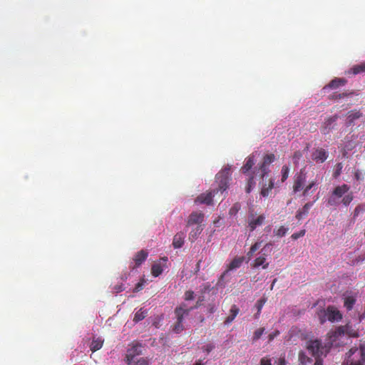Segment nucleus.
<instances>
[{
	"label": "nucleus",
	"instance_id": "f257e3e1",
	"mask_svg": "<svg viewBox=\"0 0 365 365\" xmlns=\"http://www.w3.org/2000/svg\"><path fill=\"white\" fill-rule=\"evenodd\" d=\"M229 169L222 171L221 173L217 175V182H218V188L215 189L212 191L202 193L197 196L195 199V202L206 204L207 205H210L212 204L213 197L215 194H217L219 191L222 193L228 188L229 183Z\"/></svg>",
	"mask_w": 365,
	"mask_h": 365
},
{
	"label": "nucleus",
	"instance_id": "f03ea898",
	"mask_svg": "<svg viewBox=\"0 0 365 365\" xmlns=\"http://www.w3.org/2000/svg\"><path fill=\"white\" fill-rule=\"evenodd\" d=\"M307 181V178L305 174L300 173L296 176L293 184V192L297 193L301 190H303L302 195L307 196L310 193H312L313 191H311L312 189L315 190L317 187V185L319 184V180L315 178L309 182V184L304 187V185Z\"/></svg>",
	"mask_w": 365,
	"mask_h": 365
},
{
	"label": "nucleus",
	"instance_id": "7ed1b4c3",
	"mask_svg": "<svg viewBox=\"0 0 365 365\" xmlns=\"http://www.w3.org/2000/svg\"><path fill=\"white\" fill-rule=\"evenodd\" d=\"M255 162V153H252L245 159V163L240 170L243 174L250 175L245 187L247 193L251 192L252 187H255L256 184L254 180V175L257 172L258 168H255L253 171H251Z\"/></svg>",
	"mask_w": 365,
	"mask_h": 365
},
{
	"label": "nucleus",
	"instance_id": "20e7f679",
	"mask_svg": "<svg viewBox=\"0 0 365 365\" xmlns=\"http://www.w3.org/2000/svg\"><path fill=\"white\" fill-rule=\"evenodd\" d=\"M319 320L321 324H324L327 321L334 322H339L342 319V314L340 311L334 306H328L326 309H322L317 312Z\"/></svg>",
	"mask_w": 365,
	"mask_h": 365
},
{
	"label": "nucleus",
	"instance_id": "39448f33",
	"mask_svg": "<svg viewBox=\"0 0 365 365\" xmlns=\"http://www.w3.org/2000/svg\"><path fill=\"white\" fill-rule=\"evenodd\" d=\"M331 345L327 346L323 345L320 339H310L307 342L306 348L314 357L326 356L328 354Z\"/></svg>",
	"mask_w": 365,
	"mask_h": 365
},
{
	"label": "nucleus",
	"instance_id": "423d86ee",
	"mask_svg": "<svg viewBox=\"0 0 365 365\" xmlns=\"http://www.w3.org/2000/svg\"><path fill=\"white\" fill-rule=\"evenodd\" d=\"M329 337L337 338L341 335L346 334L350 337L356 338L359 336L358 330L356 329L352 324L347 323L344 326L338 327L336 330L331 334L329 333Z\"/></svg>",
	"mask_w": 365,
	"mask_h": 365
},
{
	"label": "nucleus",
	"instance_id": "0eeeda50",
	"mask_svg": "<svg viewBox=\"0 0 365 365\" xmlns=\"http://www.w3.org/2000/svg\"><path fill=\"white\" fill-rule=\"evenodd\" d=\"M350 190V187L346 184L336 186L332 191L331 195L328 199L327 203L331 205L339 204L338 198L342 197Z\"/></svg>",
	"mask_w": 365,
	"mask_h": 365
},
{
	"label": "nucleus",
	"instance_id": "6e6552de",
	"mask_svg": "<svg viewBox=\"0 0 365 365\" xmlns=\"http://www.w3.org/2000/svg\"><path fill=\"white\" fill-rule=\"evenodd\" d=\"M275 160V155L273 153L267 154L263 157L262 162L259 164L257 173L262 178H264L269 173V165Z\"/></svg>",
	"mask_w": 365,
	"mask_h": 365
},
{
	"label": "nucleus",
	"instance_id": "1a4fd4ad",
	"mask_svg": "<svg viewBox=\"0 0 365 365\" xmlns=\"http://www.w3.org/2000/svg\"><path fill=\"white\" fill-rule=\"evenodd\" d=\"M143 346L139 343H133L130 348L127 350L125 356L126 363L131 364L135 356H139L142 354Z\"/></svg>",
	"mask_w": 365,
	"mask_h": 365
},
{
	"label": "nucleus",
	"instance_id": "9d476101",
	"mask_svg": "<svg viewBox=\"0 0 365 365\" xmlns=\"http://www.w3.org/2000/svg\"><path fill=\"white\" fill-rule=\"evenodd\" d=\"M358 96V94L354 91H345L343 93L334 92L332 94L329 95L328 98L329 100H333V101H339V100L346 98V101H348V99H351L354 96ZM354 104V101H351V100H350L349 102L347 103L348 106H351Z\"/></svg>",
	"mask_w": 365,
	"mask_h": 365
},
{
	"label": "nucleus",
	"instance_id": "9b49d317",
	"mask_svg": "<svg viewBox=\"0 0 365 365\" xmlns=\"http://www.w3.org/2000/svg\"><path fill=\"white\" fill-rule=\"evenodd\" d=\"M264 215H259L258 216H255L252 214L249 216L248 219V227L250 232H253L257 227L262 225L265 220Z\"/></svg>",
	"mask_w": 365,
	"mask_h": 365
},
{
	"label": "nucleus",
	"instance_id": "f8f14e48",
	"mask_svg": "<svg viewBox=\"0 0 365 365\" xmlns=\"http://www.w3.org/2000/svg\"><path fill=\"white\" fill-rule=\"evenodd\" d=\"M205 215L202 212H192L187 219V227L202 225Z\"/></svg>",
	"mask_w": 365,
	"mask_h": 365
},
{
	"label": "nucleus",
	"instance_id": "ddd939ff",
	"mask_svg": "<svg viewBox=\"0 0 365 365\" xmlns=\"http://www.w3.org/2000/svg\"><path fill=\"white\" fill-rule=\"evenodd\" d=\"M338 118V115H334L325 119L321 128L322 133L324 135L329 133V132L334 128Z\"/></svg>",
	"mask_w": 365,
	"mask_h": 365
},
{
	"label": "nucleus",
	"instance_id": "4468645a",
	"mask_svg": "<svg viewBox=\"0 0 365 365\" xmlns=\"http://www.w3.org/2000/svg\"><path fill=\"white\" fill-rule=\"evenodd\" d=\"M362 117V113L358 110H352L347 113L345 125L346 127L354 125L355 120Z\"/></svg>",
	"mask_w": 365,
	"mask_h": 365
},
{
	"label": "nucleus",
	"instance_id": "2eb2a0df",
	"mask_svg": "<svg viewBox=\"0 0 365 365\" xmlns=\"http://www.w3.org/2000/svg\"><path fill=\"white\" fill-rule=\"evenodd\" d=\"M318 200V197H317L314 201L312 202H307L302 208L299 209L295 215V217L299 221L302 219L307 217L309 214V211L310 208L313 206L314 203Z\"/></svg>",
	"mask_w": 365,
	"mask_h": 365
},
{
	"label": "nucleus",
	"instance_id": "dca6fc26",
	"mask_svg": "<svg viewBox=\"0 0 365 365\" xmlns=\"http://www.w3.org/2000/svg\"><path fill=\"white\" fill-rule=\"evenodd\" d=\"M185 304H182L180 307H177L175 309V315L176 317V322H183L184 317L187 316L191 311V309H187Z\"/></svg>",
	"mask_w": 365,
	"mask_h": 365
},
{
	"label": "nucleus",
	"instance_id": "f3484780",
	"mask_svg": "<svg viewBox=\"0 0 365 365\" xmlns=\"http://www.w3.org/2000/svg\"><path fill=\"white\" fill-rule=\"evenodd\" d=\"M148 256V252L145 250H142L138 252L133 257V261L135 262V265L133 267L130 266V267L133 269H134L135 268L140 266L142 264V263L145 261Z\"/></svg>",
	"mask_w": 365,
	"mask_h": 365
},
{
	"label": "nucleus",
	"instance_id": "a211bd4d",
	"mask_svg": "<svg viewBox=\"0 0 365 365\" xmlns=\"http://www.w3.org/2000/svg\"><path fill=\"white\" fill-rule=\"evenodd\" d=\"M360 359L356 361H344L341 365H364L365 364V344L359 346Z\"/></svg>",
	"mask_w": 365,
	"mask_h": 365
},
{
	"label": "nucleus",
	"instance_id": "6ab92c4d",
	"mask_svg": "<svg viewBox=\"0 0 365 365\" xmlns=\"http://www.w3.org/2000/svg\"><path fill=\"white\" fill-rule=\"evenodd\" d=\"M262 180H263V182L262 184V189H261L260 194L263 197H268L270 195L271 191L274 187V180L272 178H269L267 182L264 181V178H262Z\"/></svg>",
	"mask_w": 365,
	"mask_h": 365
},
{
	"label": "nucleus",
	"instance_id": "aec40b11",
	"mask_svg": "<svg viewBox=\"0 0 365 365\" xmlns=\"http://www.w3.org/2000/svg\"><path fill=\"white\" fill-rule=\"evenodd\" d=\"M312 159L317 163H324L328 157L327 152L323 148H318L312 153Z\"/></svg>",
	"mask_w": 365,
	"mask_h": 365
},
{
	"label": "nucleus",
	"instance_id": "412c9836",
	"mask_svg": "<svg viewBox=\"0 0 365 365\" xmlns=\"http://www.w3.org/2000/svg\"><path fill=\"white\" fill-rule=\"evenodd\" d=\"M245 257H235L232 262L227 265V269L225 271V272L222 274L221 277L222 278L227 272H228L230 270H233L235 269H237L241 267L242 262H244Z\"/></svg>",
	"mask_w": 365,
	"mask_h": 365
},
{
	"label": "nucleus",
	"instance_id": "4be33fe9",
	"mask_svg": "<svg viewBox=\"0 0 365 365\" xmlns=\"http://www.w3.org/2000/svg\"><path fill=\"white\" fill-rule=\"evenodd\" d=\"M192 230H190L189 233L188 239L192 242H195L199 237V235L201 234L202 231L203 230L202 225H198V226H192Z\"/></svg>",
	"mask_w": 365,
	"mask_h": 365
},
{
	"label": "nucleus",
	"instance_id": "5701e85b",
	"mask_svg": "<svg viewBox=\"0 0 365 365\" xmlns=\"http://www.w3.org/2000/svg\"><path fill=\"white\" fill-rule=\"evenodd\" d=\"M346 83V81L345 79L336 78L331 80L328 85L325 86L324 89H336L340 86H344Z\"/></svg>",
	"mask_w": 365,
	"mask_h": 365
},
{
	"label": "nucleus",
	"instance_id": "b1692460",
	"mask_svg": "<svg viewBox=\"0 0 365 365\" xmlns=\"http://www.w3.org/2000/svg\"><path fill=\"white\" fill-rule=\"evenodd\" d=\"M104 340L101 337H93V340L90 345V349L92 352H95L101 349Z\"/></svg>",
	"mask_w": 365,
	"mask_h": 365
},
{
	"label": "nucleus",
	"instance_id": "393cba45",
	"mask_svg": "<svg viewBox=\"0 0 365 365\" xmlns=\"http://www.w3.org/2000/svg\"><path fill=\"white\" fill-rule=\"evenodd\" d=\"M185 234L182 232H178L173 237V245L175 248H180L184 244Z\"/></svg>",
	"mask_w": 365,
	"mask_h": 365
},
{
	"label": "nucleus",
	"instance_id": "a878e982",
	"mask_svg": "<svg viewBox=\"0 0 365 365\" xmlns=\"http://www.w3.org/2000/svg\"><path fill=\"white\" fill-rule=\"evenodd\" d=\"M239 312H240V309L237 307V305L233 304L231 307V309L230 310V315L225 320V324H230L235 319V318L237 317Z\"/></svg>",
	"mask_w": 365,
	"mask_h": 365
},
{
	"label": "nucleus",
	"instance_id": "bb28decb",
	"mask_svg": "<svg viewBox=\"0 0 365 365\" xmlns=\"http://www.w3.org/2000/svg\"><path fill=\"white\" fill-rule=\"evenodd\" d=\"M260 266H262L263 269H267L269 266V263L266 262V257L264 256L257 257L252 263L253 267L257 268Z\"/></svg>",
	"mask_w": 365,
	"mask_h": 365
},
{
	"label": "nucleus",
	"instance_id": "cd10ccee",
	"mask_svg": "<svg viewBox=\"0 0 365 365\" xmlns=\"http://www.w3.org/2000/svg\"><path fill=\"white\" fill-rule=\"evenodd\" d=\"M299 361L301 365H307L312 362V359L309 357L305 352L301 351L299 352Z\"/></svg>",
	"mask_w": 365,
	"mask_h": 365
},
{
	"label": "nucleus",
	"instance_id": "c85d7f7f",
	"mask_svg": "<svg viewBox=\"0 0 365 365\" xmlns=\"http://www.w3.org/2000/svg\"><path fill=\"white\" fill-rule=\"evenodd\" d=\"M147 316V311L145 309H143V308L140 309L138 311L136 312L135 314L133 321L135 322H138L143 319L145 318Z\"/></svg>",
	"mask_w": 365,
	"mask_h": 365
},
{
	"label": "nucleus",
	"instance_id": "c756f323",
	"mask_svg": "<svg viewBox=\"0 0 365 365\" xmlns=\"http://www.w3.org/2000/svg\"><path fill=\"white\" fill-rule=\"evenodd\" d=\"M356 302V299L352 296H348L344 299V307L347 310H351L354 304Z\"/></svg>",
	"mask_w": 365,
	"mask_h": 365
},
{
	"label": "nucleus",
	"instance_id": "7c9ffc66",
	"mask_svg": "<svg viewBox=\"0 0 365 365\" xmlns=\"http://www.w3.org/2000/svg\"><path fill=\"white\" fill-rule=\"evenodd\" d=\"M288 230H289L288 227H285L284 226L282 225L279 228L274 229V234L275 236H277L278 237H284L286 235Z\"/></svg>",
	"mask_w": 365,
	"mask_h": 365
},
{
	"label": "nucleus",
	"instance_id": "2f4dec72",
	"mask_svg": "<svg viewBox=\"0 0 365 365\" xmlns=\"http://www.w3.org/2000/svg\"><path fill=\"white\" fill-rule=\"evenodd\" d=\"M163 272V268L160 264H154L151 267L152 275L155 277H158Z\"/></svg>",
	"mask_w": 365,
	"mask_h": 365
},
{
	"label": "nucleus",
	"instance_id": "473e14b6",
	"mask_svg": "<svg viewBox=\"0 0 365 365\" xmlns=\"http://www.w3.org/2000/svg\"><path fill=\"white\" fill-rule=\"evenodd\" d=\"M353 199H354L353 192H350L347 193L346 195H345L344 196H343V198L341 200V203L345 206H348L351 202Z\"/></svg>",
	"mask_w": 365,
	"mask_h": 365
},
{
	"label": "nucleus",
	"instance_id": "72a5a7b5",
	"mask_svg": "<svg viewBox=\"0 0 365 365\" xmlns=\"http://www.w3.org/2000/svg\"><path fill=\"white\" fill-rule=\"evenodd\" d=\"M351 71L352 73L355 74V75L360 73L361 72H364L365 71V63L353 66L351 68Z\"/></svg>",
	"mask_w": 365,
	"mask_h": 365
},
{
	"label": "nucleus",
	"instance_id": "f704fd0d",
	"mask_svg": "<svg viewBox=\"0 0 365 365\" xmlns=\"http://www.w3.org/2000/svg\"><path fill=\"white\" fill-rule=\"evenodd\" d=\"M266 301L267 299L265 298H261L260 299L257 301L255 306L257 309V313L255 314V318H257L258 316L260 314L261 310L264 304H265Z\"/></svg>",
	"mask_w": 365,
	"mask_h": 365
},
{
	"label": "nucleus",
	"instance_id": "c9c22d12",
	"mask_svg": "<svg viewBox=\"0 0 365 365\" xmlns=\"http://www.w3.org/2000/svg\"><path fill=\"white\" fill-rule=\"evenodd\" d=\"M281 173H282V182H284L289 177V168L284 165L282 166V170H281Z\"/></svg>",
	"mask_w": 365,
	"mask_h": 365
},
{
	"label": "nucleus",
	"instance_id": "e433bc0d",
	"mask_svg": "<svg viewBox=\"0 0 365 365\" xmlns=\"http://www.w3.org/2000/svg\"><path fill=\"white\" fill-rule=\"evenodd\" d=\"M365 212V203L358 205L354 212V217H356L360 213Z\"/></svg>",
	"mask_w": 365,
	"mask_h": 365
},
{
	"label": "nucleus",
	"instance_id": "4c0bfd02",
	"mask_svg": "<svg viewBox=\"0 0 365 365\" xmlns=\"http://www.w3.org/2000/svg\"><path fill=\"white\" fill-rule=\"evenodd\" d=\"M184 330V327L182 322H175V323L173 326V331L175 333H180Z\"/></svg>",
	"mask_w": 365,
	"mask_h": 365
},
{
	"label": "nucleus",
	"instance_id": "58836bf2",
	"mask_svg": "<svg viewBox=\"0 0 365 365\" xmlns=\"http://www.w3.org/2000/svg\"><path fill=\"white\" fill-rule=\"evenodd\" d=\"M265 329L264 327H261L257 329L255 332L252 337V341H256L258 340L261 336L264 334Z\"/></svg>",
	"mask_w": 365,
	"mask_h": 365
},
{
	"label": "nucleus",
	"instance_id": "ea45409f",
	"mask_svg": "<svg viewBox=\"0 0 365 365\" xmlns=\"http://www.w3.org/2000/svg\"><path fill=\"white\" fill-rule=\"evenodd\" d=\"M240 204L238 202H236L233 205V206L230 209L229 214L230 215H235L238 212V211L240 210Z\"/></svg>",
	"mask_w": 365,
	"mask_h": 365
},
{
	"label": "nucleus",
	"instance_id": "a19ab883",
	"mask_svg": "<svg viewBox=\"0 0 365 365\" xmlns=\"http://www.w3.org/2000/svg\"><path fill=\"white\" fill-rule=\"evenodd\" d=\"M145 283V280L144 279H140V282H138L135 284L133 292H138L142 290L144 287Z\"/></svg>",
	"mask_w": 365,
	"mask_h": 365
},
{
	"label": "nucleus",
	"instance_id": "79ce46f5",
	"mask_svg": "<svg viewBox=\"0 0 365 365\" xmlns=\"http://www.w3.org/2000/svg\"><path fill=\"white\" fill-rule=\"evenodd\" d=\"M305 233H306V230H300L298 232H294V234H292V236H291V238L292 240H297V239H299V238H300L302 237H304Z\"/></svg>",
	"mask_w": 365,
	"mask_h": 365
},
{
	"label": "nucleus",
	"instance_id": "37998d69",
	"mask_svg": "<svg viewBox=\"0 0 365 365\" xmlns=\"http://www.w3.org/2000/svg\"><path fill=\"white\" fill-rule=\"evenodd\" d=\"M343 168V165L341 163H339L336 165V170L334 173V177L337 178L341 173V170Z\"/></svg>",
	"mask_w": 365,
	"mask_h": 365
},
{
	"label": "nucleus",
	"instance_id": "c03bdc74",
	"mask_svg": "<svg viewBox=\"0 0 365 365\" xmlns=\"http://www.w3.org/2000/svg\"><path fill=\"white\" fill-rule=\"evenodd\" d=\"M364 173L360 170H357L354 172V178L357 181H361L364 180Z\"/></svg>",
	"mask_w": 365,
	"mask_h": 365
},
{
	"label": "nucleus",
	"instance_id": "a18cd8bd",
	"mask_svg": "<svg viewBox=\"0 0 365 365\" xmlns=\"http://www.w3.org/2000/svg\"><path fill=\"white\" fill-rule=\"evenodd\" d=\"M184 299L186 301H190L194 299V292L189 290L186 291L184 294Z\"/></svg>",
	"mask_w": 365,
	"mask_h": 365
},
{
	"label": "nucleus",
	"instance_id": "49530a36",
	"mask_svg": "<svg viewBox=\"0 0 365 365\" xmlns=\"http://www.w3.org/2000/svg\"><path fill=\"white\" fill-rule=\"evenodd\" d=\"M358 349L356 347H352L351 348L349 351L346 354L347 359L349 360V359L353 356L356 351Z\"/></svg>",
	"mask_w": 365,
	"mask_h": 365
},
{
	"label": "nucleus",
	"instance_id": "de8ad7c7",
	"mask_svg": "<svg viewBox=\"0 0 365 365\" xmlns=\"http://www.w3.org/2000/svg\"><path fill=\"white\" fill-rule=\"evenodd\" d=\"M260 365H272L271 359L267 356L262 358L260 360Z\"/></svg>",
	"mask_w": 365,
	"mask_h": 365
},
{
	"label": "nucleus",
	"instance_id": "09e8293b",
	"mask_svg": "<svg viewBox=\"0 0 365 365\" xmlns=\"http://www.w3.org/2000/svg\"><path fill=\"white\" fill-rule=\"evenodd\" d=\"M214 348H215V346L213 344H207L202 347V349H203V351H206L207 353H210V351H212L214 349Z\"/></svg>",
	"mask_w": 365,
	"mask_h": 365
},
{
	"label": "nucleus",
	"instance_id": "8fccbe9b",
	"mask_svg": "<svg viewBox=\"0 0 365 365\" xmlns=\"http://www.w3.org/2000/svg\"><path fill=\"white\" fill-rule=\"evenodd\" d=\"M262 241L256 242L251 246L250 250H252V252H255L260 247Z\"/></svg>",
	"mask_w": 365,
	"mask_h": 365
},
{
	"label": "nucleus",
	"instance_id": "3c124183",
	"mask_svg": "<svg viewBox=\"0 0 365 365\" xmlns=\"http://www.w3.org/2000/svg\"><path fill=\"white\" fill-rule=\"evenodd\" d=\"M113 289L115 293H119L124 290V287H123V285L122 284H120L115 285L113 287Z\"/></svg>",
	"mask_w": 365,
	"mask_h": 365
},
{
	"label": "nucleus",
	"instance_id": "603ef678",
	"mask_svg": "<svg viewBox=\"0 0 365 365\" xmlns=\"http://www.w3.org/2000/svg\"><path fill=\"white\" fill-rule=\"evenodd\" d=\"M279 334V331H274V332L269 334L268 338L269 341H272L276 336H277Z\"/></svg>",
	"mask_w": 365,
	"mask_h": 365
},
{
	"label": "nucleus",
	"instance_id": "864d4df0",
	"mask_svg": "<svg viewBox=\"0 0 365 365\" xmlns=\"http://www.w3.org/2000/svg\"><path fill=\"white\" fill-rule=\"evenodd\" d=\"M216 310V307L214 304H210L207 307V311L209 313H214Z\"/></svg>",
	"mask_w": 365,
	"mask_h": 365
},
{
	"label": "nucleus",
	"instance_id": "5fc2aeb1",
	"mask_svg": "<svg viewBox=\"0 0 365 365\" xmlns=\"http://www.w3.org/2000/svg\"><path fill=\"white\" fill-rule=\"evenodd\" d=\"M315 358V363L314 365H323V360L322 359V357H314Z\"/></svg>",
	"mask_w": 365,
	"mask_h": 365
},
{
	"label": "nucleus",
	"instance_id": "6e6d98bb",
	"mask_svg": "<svg viewBox=\"0 0 365 365\" xmlns=\"http://www.w3.org/2000/svg\"><path fill=\"white\" fill-rule=\"evenodd\" d=\"M286 364H287V363H286V360H285L284 357H283V358L281 357L279 359L277 365H286Z\"/></svg>",
	"mask_w": 365,
	"mask_h": 365
},
{
	"label": "nucleus",
	"instance_id": "4d7b16f0",
	"mask_svg": "<svg viewBox=\"0 0 365 365\" xmlns=\"http://www.w3.org/2000/svg\"><path fill=\"white\" fill-rule=\"evenodd\" d=\"M138 364V365H148V361H146L144 359L139 360Z\"/></svg>",
	"mask_w": 365,
	"mask_h": 365
},
{
	"label": "nucleus",
	"instance_id": "13d9d810",
	"mask_svg": "<svg viewBox=\"0 0 365 365\" xmlns=\"http://www.w3.org/2000/svg\"><path fill=\"white\" fill-rule=\"evenodd\" d=\"M201 302H202V300H198V301L196 302V304L195 305V307H191V308H190V309H191V310H192V309H197V308H198V307L201 305Z\"/></svg>",
	"mask_w": 365,
	"mask_h": 365
},
{
	"label": "nucleus",
	"instance_id": "bf43d9fd",
	"mask_svg": "<svg viewBox=\"0 0 365 365\" xmlns=\"http://www.w3.org/2000/svg\"><path fill=\"white\" fill-rule=\"evenodd\" d=\"M255 252L252 251V250L250 249V251L247 252V256L249 258H250Z\"/></svg>",
	"mask_w": 365,
	"mask_h": 365
},
{
	"label": "nucleus",
	"instance_id": "052dcab7",
	"mask_svg": "<svg viewBox=\"0 0 365 365\" xmlns=\"http://www.w3.org/2000/svg\"><path fill=\"white\" fill-rule=\"evenodd\" d=\"M193 365H204V364L202 362V360H198Z\"/></svg>",
	"mask_w": 365,
	"mask_h": 365
},
{
	"label": "nucleus",
	"instance_id": "680f3d73",
	"mask_svg": "<svg viewBox=\"0 0 365 365\" xmlns=\"http://www.w3.org/2000/svg\"><path fill=\"white\" fill-rule=\"evenodd\" d=\"M301 156V153L299 152H295L294 155V158H299Z\"/></svg>",
	"mask_w": 365,
	"mask_h": 365
},
{
	"label": "nucleus",
	"instance_id": "e2e57ef3",
	"mask_svg": "<svg viewBox=\"0 0 365 365\" xmlns=\"http://www.w3.org/2000/svg\"><path fill=\"white\" fill-rule=\"evenodd\" d=\"M271 246H272V243H270V242L267 243V244L264 245V247L263 250H264V249H266V248H268V247H271Z\"/></svg>",
	"mask_w": 365,
	"mask_h": 365
},
{
	"label": "nucleus",
	"instance_id": "0e129e2a",
	"mask_svg": "<svg viewBox=\"0 0 365 365\" xmlns=\"http://www.w3.org/2000/svg\"><path fill=\"white\" fill-rule=\"evenodd\" d=\"M275 282H276V279H274V281H273V282H272V287H271V289H272V287H273L274 284L275 283Z\"/></svg>",
	"mask_w": 365,
	"mask_h": 365
},
{
	"label": "nucleus",
	"instance_id": "69168bd1",
	"mask_svg": "<svg viewBox=\"0 0 365 365\" xmlns=\"http://www.w3.org/2000/svg\"><path fill=\"white\" fill-rule=\"evenodd\" d=\"M219 221H220V220H215V221H214V223H215V224H218Z\"/></svg>",
	"mask_w": 365,
	"mask_h": 365
}]
</instances>
